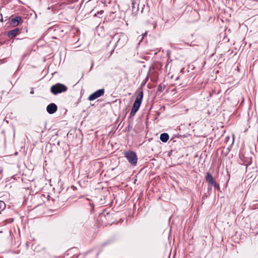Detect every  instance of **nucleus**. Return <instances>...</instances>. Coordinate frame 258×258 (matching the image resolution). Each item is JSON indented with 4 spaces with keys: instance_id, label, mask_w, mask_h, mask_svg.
<instances>
[{
    "instance_id": "4",
    "label": "nucleus",
    "mask_w": 258,
    "mask_h": 258,
    "mask_svg": "<svg viewBox=\"0 0 258 258\" xmlns=\"http://www.w3.org/2000/svg\"><path fill=\"white\" fill-rule=\"evenodd\" d=\"M143 98V92L141 91L138 94L135 101L133 104L131 110L137 112L142 104Z\"/></svg>"
},
{
    "instance_id": "18",
    "label": "nucleus",
    "mask_w": 258,
    "mask_h": 258,
    "mask_svg": "<svg viewBox=\"0 0 258 258\" xmlns=\"http://www.w3.org/2000/svg\"><path fill=\"white\" fill-rule=\"evenodd\" d=\"M148 77H147V78L145 79V83H146V82L148 81Z\"/></svg>"
},
{
    "instance_id": "5",
    "label": "nucleus",
    "mask_w": 258,
    "mask_h": 258,
    "mask_svg": "<svg viewBox=\"0 0 258 258\" xmlns=\"http://www.w3.org/2000/svg\"><path fill=\"white\" fill-rule=\"evenodd\" d=\"M126 37L123 33L115 34L112 37V41L115 42L120 45H122L124 43Z\"/></svg>"
},
{
    "instance_id": "13",
    "label": "nucleus",
    "mask_w": 258,
    "mask_h": 258,
    "mask_svg": "<svg viewBox=\"0 0 258 258\" xmlns=\"http://www.w3.org/2000/svg\"><path fill=\"white\" fill-rule=\"evenodd\" d=\"M136 112H137L131 110L130 114V118L133 117L135 115Z\"/></svg>"
},
{
    "instance_id": "15",
    "label": "nucleus",
    "mask_w": 258,
    "mask_h": 258,
    "mask_svg": "<svg viewBox=\"0 0 258 258\" xmlns=\"http://www.w3.org/2000/svg\"><path fill=\"white\" fill-rule=\"evenodd\" d=\"M135 0H132V5H133V9H135Z\"/></svg>"
},
{
    "instance_id": "14",
    "label": "nucleus",
    "mask_w": 258,
    "mask_h": 258,
    "mask_svg": "<svg viewBox=\"0 0 258 258\" xmlns=\"http://www.w3.org/2000/svg\"><path fill=\"white\" fill-rule=\"evenodd\" d=\"M3 205H5V204L3 202H0V209H2ZM1 213V211H0V214Z\"/></svg>"
},
{
    "instance_id": "20",
    "label": "nucleus",
    "mask_w": 258,
    "mask_h": 258,
    "mask_svg": "<svg viewBox=\"0 0 258 258\" xmlns=\"http://www.w3.org/2000/svg\"><path fill=\"white\" fill-rule=\"evenodd\" d=\"M102 12H103L102 11H100V12H98V14H100V13L101 14V13H102Z\"/></svg>"
},
{
    "instance_id": "16",
    "label": "nucleus",
    "mask_w": 258,
    "mask_h": 258,
    "mask_svg": "<svg viewBox=\"0 0 258 258\" xmlns=\"http://www.w3.org/2000/svg\"><path fill=\"white\" fill-rule=\"evenodd\" d=\"M0 17H1V20H0V21L1 22H3V15L2 14H0Z\"/></svg>"
},
{
    "instance_id": "12",
    "label": "nucleus",
    "mask_w": 258,
    "mask_h": 258,
    "mask_svg": "<svg viewBox=\"0 0 258 258\" xmlns=\"http://www.w3.org/2000/svg\"><path fill=\"white\" fill-rule=\"evenodd\" d=\"M163 89H164V88H162L161 84H160L158 86V87H157L158 92H159L161 93V92H163Z\"/></svg>"
},
{
    "instance_id": "2",
    "label": "nucleus",
    "mask_w": 258,
    "mask_h": 258,
    "mask_svg": "<svg viewBox=\"0 0 258 258\" xmlns=\"http://www.w3.org/2000/svg\"><path fill=\"white\" fill-rule=\"evenodd\" d=\"M124 155L130 163L134 166L137 165L138 157L135 152L133 151H125L124 152Z\"/></svg>"
},
{
    "instance_id": "9",
    "label": "nucleus",
    "mask_w": 258,
    "mask_h": 258,
    "mask_svg": "<svg viewBox=\"0 0 258 258\" xmlns=\"http://www.w3.org/2000/svg\"><path fill=\"white\" fill-rule=\"evenodd\" d=\"M21 17L20 16H17L13 18L11 20V24L14 26H16L18 25L20 22L21 21Z\"/></svg>"
},
{
    "instance_id": "8",
    "label": "nucleus",
    "mask_w": 258,
    "mask_h": 258,
    "mask_svg": "<svg viewBox=\"0 0 258 258\" xmlns=\"http://www.w3.org/2000/svg\"><path fill=\"white\" fill-rule=\"evenodd\" d=\"M20 30L19 28H15L8 32V36L11 38H14L18 34Z\"/></svg>"
},
{
    "instance_id": "17",
    "label": "nucleus",
    "mask_w": 258,
    "mask_h": 258,
    "mask_svg": "<svg viewBox=\"0 0 258 258\" xmlns=\"http://www.w3.org/2000/svg\"><path fill=\"white\" fill-rule=\"evenodd\" d=\"M34 92L33 88H32L31 91V92H30V94H34Z\"/></svg>"
},
{
    "instance_id": "7",
    "label": "nucleus",
    "mask_w": 258,
    "mask_h": 258,
    "mask_svg": "<svg viewBox=\"0 0 258 258\" xmlns=\"http://www.w3.org/2000/svg\"><path fill=\"white\" fill-rule=\"evenodd\" d=\"M57 106L54 103H51L48 104L46 107L47 112L50 114L54 113L57 111Z\"/></svg>"
},
{
    "instance_id": "10",
    "label": "nucleus",
    "mask_w": 258,
    "mask_h": 258,
    "mask_svg": "<svg viewBox=\"0 0 258 258\" xmlns=\"http://www.w3.org/2000/svg\"><path fill=\"white\" fill-rule=\"evenodd\" d=\"M169 137L168 134L165 133L161 134L160 136V140L163 143L167 142L169 139Z\"/></svg>"
},
{
    "instance_id": "1",
    "label": "nucleus",
    "mask_w": 258,
    "mask_h": 258,
    "mask_svg": "<svg viewBox=\"0 0 258 258\" xmlns=\"http://www.w3.org/2000/svg\"><path fill=\"white\" fill-rule=\"evenodd\" d=\"M68 88L64 85L61 83H57L52 85L50 88V92L54 95H56L58 94L66 92Z\"/></svg>"
},
{
    "instance_id": "19",
    "label": "nucleus",
    "mask_w": 258,
    "mask_h": 258,
    "mask_svg": "<svg viewBox=\"0 0 258 258\" xmlns=\"http://www.w3.org/2000/svg\"><path fill=\"white\" fill-rule=\"evenodd\" d=\"M186 44L189 46H191L192 45L191 44H189V43H186Z\"/></svg>"
},
{
    "instance_id": "21",
    "label": "nucleus",
    "mask_w": 258,
    "mask_h": 258,
    "mask_svg": "<svg viewBox=\"0 0 258 258\" xmlns=\"http://www.w3.org/2000/svg\"><path fill=\"white\" fill-rule=\"evenodd\" d=\"M248 164H246V168H247V166H248Z\"/></svg>"
},
{
    "instance_id": "11",
    "label": "nucleus",
    "mask_w": 258,
    "mask_h": 258,
    "mask_svg": "<svg viewBox=\"0 0 258 258\" xmlns=\"http://www.w3.org/2000/svg\"><path fill=\"white\" fill-rule=\"evenodd\" d=\"M147 34V32H145L144 33L142 34L141 36H140L138 37V39H139V43H140L143 39L144 37Z\"/></svg>"
},
{
    "instance_id": "3",
    "label": "nucleus",
    "mask_w": 258,
    "mask_h": 258,
    "mask_svg": "<svg viewBox=\"0 0 258 258\" xmlns=\"http://www.w3.org/2000/svg\"><path fill=\"white\" fill-rule=\"evenodd\" d=\"M206 181L208 183V190H211L212 188L210 187V185L214 186L217 190L220 191V187L219 185L216 182L213 176L209 172L206 173L205 176Z\"/></svg>"
},
{
    "instance_id": "6",
    "label": "nucleus",
    "mask_w": 258,
    "mask_h": 258,
    "mask_svg": "<svg viewBox=\"0 0 258 258\" xmlns=\"http://www.w3.org/2000/svg\"><path fill=\"white\" fill-rule=\"evenodd\" d=\"M105 93V89H99L92 94H91L89 97H88V100L89 101H93L95 100L96 99L101 97V96L103 95Z\"/></svg>"
}]
</instances>
